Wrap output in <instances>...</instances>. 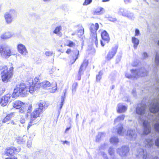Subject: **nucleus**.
Here are the masks:
<instances>
[{
    "instance_id": "nucleus-40",
    "label": "nucleus",
    "mask_w": 159,
    "mask_h": 159,
    "mask_svg": "<svg viewBox=\"0 0 159 159\" xmlns=\"http://www.w3.org/2000/svg\"><path fill=\"white\" fill-rule=\"evenodd\" d=\"M84 34V29L82 26H81L80 29L78 31V35L79 36H81Z\"/></svg>"
},
{
    "instance_id": "nucleus-13",
    "label": "nucleus",
    "mask_w": 159,
    "mask_h": 159,
    "mask_svg": "<svg viewBox=\"0 0 159 159\" xmlns=\"http://www.w3.org/2000/svg\"><path fill=\"white\" fill-rule=\"evenodd\" d=\"M101 35L102 40H101V44L102 46H104L106 43H107L109 42L110 39L108 34L105 31L101 33Z\"/></svg>"
},
{
    "instance_id": "nucleus-59",
    "label": "nucleus",
    "mask_w": 159,
    "mask_h": 159,
    "mask_svg": "<svg viewBox=\"0 0 159 159\" xmlns=\"http://www.w3.org/2000/svg\"><path fill=\"white\" fill-rule=\"evenodd\" d=\"M70 129V127H68L67 128H66V129L65 131V133H66Z\"/></svg>"
},
{
    "instance_id": "nucleus-9",
    "label": "nucleus",
    "mask_w": 159,
    "mask_h": 159,
    "mask_svg": "<svg viewBox=\"0 0 159 159\" xmlns=\"http://www.w3.org/2000/svg\"><path fill=\"white\" fill-rule=\"evenodd\" d=\"M21 148H16L13 147L7 148L5 149V153L6 155L8 156H12L15 153L19 152L21 150Z\"/></svg>"
},
{
    "instance_id": "nucleus-48",
    "label": "nucleus",
    "mask_w": 159,
    "mask_h": 159,
    "mask_svg": "<svg viewBox=\"0 0 159 159\" xmlns=\"http://www.w3.org/2000/svg\"><path fill=\"white\" fill-rule=\"evenodd\" d=\"M92 0H85V2L84 3L83 5H87L90 4L92 2Z\"/></svg>"
},
{
    "instance_id": "nucleus-31",
    "label": "nucleus",
    "mask_w": 159,
    "mask_h": 159,
    "mask_svg": "<svg viewBox=\"0 0 159 159\" xmlns=\"http://www.w3.org/2000/svg\"><path fill=\"white\" fill-rule=\"evenodd\" d=\"M110 142L112 144H116L119 142L118 139L117 137H113L110 139Z\"/></svg>"
},
{
    "instance_id": "nucleus-57",
    "label": "nucleus",
    "mask_w": 159,
    "mask_h": 159,
    "mask_svg": "<svg viewBox=\"0 0 159 159\" xmlns=\"http://www.w3.org/2000/svg\"><path fill=\"white\" fill-rule=\"evenodd\" d=\"M71 52V50L69 48L67 49L66 52V53L68 54H69Z\"/></svg>"
},
{
    "instance_id": "nucleus-12",
    "label": "nucleus",
    "mask_w": 159,
    "mask_h": 159,
    "mask_svg": "<svg viewBox=\"0 0 159 159\" xmlns=\"http://www.w3.org/2000/svg\"><path fill=\"white\" fill-rule=\"evenodd\" d=\"M137 135L135 130L130 129L129 130L126 135V138L130 141H134L137 138Z\"/></svg>"
},
{
    "instance_id": "nucleus-50",
    "label": "nucleus",
    "mask_w": 159,
    "mask_h": 159,
    "mask_svg": "<svg viewBox=\"0 0 159 159\" xmlns=\"http://www.w3.org/2000/svg\"><path fill=\"white\" fill-rule=\"evenodd\" d=\"M155 145L157 147H159V137H158L155 141Z\"/></svg>"
},
{
    "instance_id": "nucleus-14",
    "label": "nucleus",
    "mask_w": 159,
    "mask_h": 159,
    "mask_svg": "<svg viewBox=\"0 0 159 159\" xmlns=\"http://www.w3.org/2000/svg\"><path fill=\"white\" fill-rule=\"evenodd\" d=\"M11 95L7 94L6 95L0 98V104L2 106H5L7 105L10 101Z\"/></svg>"
},
{
    "instance_id": "nucleus-47",
    "label": "nucleus",
    "mask_w": 159,
    "mask_h": 159,
    "mask_svg": "<svg viewBox=\"0 0 159 159\" xmlns=\"http://www.w3.org/2000/svg\"><path fill=\"white\" fill-rule=\"evenodd\" d=\"M108 146V145L107 143H104L101 145L99 147L100 150H104L105 149L106 147Z\"/></svg>"
},
{
    "instance_id": "nucleus-2",
    "label": "nucleus",
    "mask_w": 159,
    "mask_h": 159,
    "mask_svg": "<svg viewBox=\"0 0 159 159\" xmlns=\"http://www.w3.org/2000/svg\"><path fill=\"white\" fill-rule=\"evenodd\" d=\"M13 67H11L8 70L6 66L3 65L0 66V70L2 81L5 83L7 82L13 75Z\"/></svg>"
},
{
    "instance_id": "nucleus-54",
    "label": "nucleus",
    "mask_w": 159,
    "mask_h": 159,
    "mask_svg": "<svg viewBox=\"0 0 159 159\" xmlns=\"http://www.w3.org/2000/svg\"><path fill=\"white\" fill-rule=\"evenodd\" d=\"M102 155L104 157V159H108V157H107V155L106 154L104 153V152H103L102 153Z\"/></svg>"
},
{
    "instance_id": "nucleus-25",
    "label": "nucleus",
    "mask_w": 159,
    "mask_h": 159,
    "mask_svg": "<svg viewBox=\"0 0 159 159\" xmlns=\"http://www.w3.org/2000/svg\"><path fill=\"white\" fill-rule=\"evenodd\" d=\"M128 10L123 8H120L118 11L119 14L121 15L122 16L125 17Z\"/></svg>"
},
{
    "instance_id": "nucleus-53",
    "label": "nucleus",
    "mask_w": 159,
    "mask_h": 159,
    "mask_svg": "<svg viewBox=\"0 0 159 159\" xmlns=\"http://www.w3.org/2000/svg\"><path fill=\"white\" fill-rule=\"evenodd\" d=\"M125 4H128L131 2V0H124Z\"/></svg>"
},
{
    "instance_id": "nucleus-20",
    "label": "nucleus",
    "mask_w": 159,
    "mask_h": 159,
    "mask_svg": "<svg viewBox=\"0 0 159 159\" xmlns=\"http://www.w3.org/2000/svg\"><path fill=\"white\" fill-rule=\"evenodd\" d=\"M144 142L145 147L146 148H150L154 145L153 141L152 139L149 138L146 139Z\"/></svg>"
},
{
    "instance_id": "nucleus-46",
    "label": "nucleus",
    "mask_w": 159,
    "mask_h": 159,
    "mask_svg": "<svg viewBox=\"0 0 159 159\" xmlns=\"http://www.w3.org/2000/svg\"><path fill=\"white\" fill-rule=\"evenodd\" d=\"M64 99H65V97L62 96L61 97V102L60 103V104L59 106V108L60 110L63 105V102L64 101Z\"/></svg>"
},
{
    "instance_id": "nucleus-36",
    "label": "nucleus",
    "mask_w": 159,
    "mask_h": 159,
    "mask_svg": "<svg viewBox=\"0 0 159 159\" xmlns=\"http://www.w3.org/2000/svg\"><path fill=\"white\" fill-rule=\"evenodd\" d=\"M105 133H103L100 132L99 133L98 135L97 136V138L96 139V141L97 142H98L100 138L104 136Z\"/></svg>"
},
{
    "instance_id": "nucleus-23",
    "label": "nucleus",
    "mask_w": 159,
    "mask_h": 159,
    "mask_svg": "<svg viewBox=\"0 0 159 159\" xmlns=\"http://www.w3.org/2000/svg\"><path fill=\"white\" fill-rule=\"evenodd\" d=\"M105 12L104 9L103 8L99 7L97 8L93 12L94 15H100L103 14Z\"/></svg>"
},
{
    "instance_id": "nucleus-6",
    "label": "nucleus",
    "mask_w": 159,
    "mask_h": 159,
    "mask_svg": "<svg viewBox=\"0 0 159 159\" xmlns=\"http://www.w3.org/2000/svg\"><path fill=\"white\" fill-rule=\"evenodd\" d=\"M17 16L16 11L14 9H11L6 12L4 15L5 22L7 24H11Z\"/></svg>"
},
{
    "instance_id": "nucleus-8",
    "label": "nucleus",
    "mask_w": 159,
    "mask_h": 159,
    "mask_svg": "<svg viewBox=\"0 0 159 159\" xmlns=\"http://www.w3.org/2000/svg\"><path fill=\"white\" fill-rule=\"evenodd\" d=\"M129 148L127 146H123L120 148L117 149V153L121 157H125L127 156L129 154Z\"/></svg>"
},
{
    "instance_id": "nucleus-11",
    "label": "nucleus",
    "mask_w": 159,
    "mask_h": 159,
    "mask_svg": "<svg viewBox=\"0 0 159 159\" xmlns=\"http://www.w3.org/2000/svg\"><path fill=\"white\" fill-rule=\"evenodd\" d=\"M117 51V48L116 47L112 48L110 50L105 57L106 61H108L112 59L115 56Z\"/></svg>"
},
{
    "instance_id": "nucleus-56",
    "label": "nucleus",
    "mask_w": 159,
    "mask_h": 159,
    "mask_svg": "<svg viewBox=\"0 0 159 159\" xmlns=\"http://www.w3.org/2000/svg\"><path fill=\"white\" fill-rule=\"evenodd\" d=\"M25 119L24 118H21L20 119V123L22 124H24L25 122Z\"/></svg>"
},
{
    "instance_id": "nucleus-41",
    "label": "nucleus",
    "mask_w": 159,
    "mask_h": 159,
    "mask_svg": "<svg viewBox=\"0 0 159 159\" xmlns=\"http://www.w3.org/2000/svg\"><path fill=\"white\" fill-rule=\"evenodd\" d=\"M103 74V73L102 71H100L99 72L98 75L96 76V80L98 82H99Z\"/></svg>"
},
{
    "instance_id": "nucleus-35",
    "label": "nucleus",
    "mask_w": 159,
    "mask_h": 159,
    "mask_svg": "<svg viewBox=\"0 0 159 159\" xmlns=\"http://www.w3.org/2000/svg\"><path fill=\"white\" fill-rule=\"evenodd\" d=\"M12 114L13 113H12L7 115L3 120V122L5 123L9 120L12 116Z\"/></svg>"
},
{
    "instance_id": "nucleus-49",
    "label": "nucleus",
    "mask_w": 159,
    "mask_h": 159,
    "mask_svg": "<svg viewBox=\"0 0 159 159\" xmlns=\"http://www.w3.org/2000/svg\"><path fill=\"white\" fill-rule=\"evenodd\" d=\"M53 53L52 51H46L45 52V54L46 56H50L52 55Z\"/></svg>"
},
{
    "instance_id": "nucleus-17",
    "label": "nucleus",
    "mask_w": 159,
    "mask_h": 159,
    "mask_svg": "<svg viewBox=\"0 0 159 159\" xmlns=\"http://www.w3.org/2000/svg\"><path fill=\"white\" fill-rule=\"evenodd\" d=\"M99 25L96 23L95 24H90V30L91 32V36L95 35L96 34V31L99 28Z\"/></svg>"
},
{
    "instance_id": "nucleus-45",
    "label": "nucleus",
    "mask_w": 159,
    "mask_h": 159,
    "mask_svg": "<svg viewBox=\"0 0 159 159\" xmlns=\"http://www.w3.org/2000/svg\"><path fill=\"white\" fill-rule=\"evenodd\" d=\"M26 109H27V112L26 113L27 114L26 115V116H28V113H30L32 111V106L31 105H30L28 107V108L27 109L26 108Z\"/></svg>"
},
{
    "instance_id": "nucleus-21",
    "label": "nucleus",
    "mask_w": 159,
    "mask_h": 159,
    "mask_svg": "<svg viewBox=\"0 0 159 159\" xmlns=\"http://www.w3.org/2000/svg\"><path fill=\"white\" fill-rule=\"evenodd\" d=\"M116 130L118 134L121 136L124 135L123 125L121 124H119L116 126Z\"/></svg>"
},
{
    "instance_id": "nucleus-1",
    "label": "nucleus",
    "mask_w": 159,
    "mask_h": 159,
    "mask_svg": "<svg viewBox=\"0 0 159 159\" xmlns=\"http://www.w3.org/2000/svg\"><path fill=\"white\" fill-rule=\"evenodd\" d=\"M37 105L38 107L35 109L30 114V122L28 125V129L32 125L36 124L38 122V117L40 116L43 111L45 110L49 105L47 102L40 100L38 102Z\"/></svg>"
},
{
    "instance_id": "nucleus-52",
    "label": "nucleus",
    "mask_w": 159,
    "mask_h": 159,
    "mask_svg": "<svg viewBox=\"0 0 159 159\" xmlns=\"http://www.w3.org/2000/svg\"><path fill=\"white\" fill-rule=\"evenodd\" d=\"M148 57V54L146 52H144L143 54V59H146Z\"/></svg>"
},
{
    "instance_id": "nucleus-3",
    "label": "nucleus",
    "mask_w": 159,
    "mask_h": 159,
    "mask_svg": "<svg viewBox=\"0 0 159 159\" xmlns=\"http://www.w3.org/2000/svg\"><path fill=\"white\" fill-rule=\"evenodd\" d=\"M33 82L31 85L30 83L29 86H26L24 83H20L16 85V88L19 92L20 95L25 96L29 93H32L34 92Z\"/></svg>"
},
{
    "instance_id": "nucleus-7",
    "label": "nucleus",
    "mask_w": 159,
    "mask_h": 159,
    "mask_svg": "<svg viewBox=\"0 0 159 159\" xmlns=\"http://www.w3.org/2000/svg\"><path fill=\"white\" fill-rule=\"evenodd\" d=\"M42 87L44 89H50V92H55L57 89V84L56 82H53L52 84L48 81H44L41 83Z\"/></svg>"
},
{
    "instance_id": "nucleus-19",
    "label": "nucleus",
    "mask_w": 159,
    "mask_h": 159,
    "mask_svg": "<svg viewBox=\"0 0 159 159\" xmlns=\"http://www.w3.org/2000/svg\"><path fill=\"white\" fill-rule=\"evenodd\" d=\"M76 41L75 40H71L70 39H66L65 41V45L68 47L74 48L76 46Z\"/></svg>"
},
{
    "instance_id": "nucleus-10",
    "label": "nucleus",
    "mask_w": 159,
    "mask_h": 159,
    "mask_svg": "<svg viewBox=\"0 0 159 159\" xmlns=\"http://www.w3.org/2000/svg\"><path fill=\"white\" fill-rule=\"evenodd\" d=\"M137 156L140 157H142L143 159H152V157L149 154H148L146 150H144L142 148H139L138 150Z\"/></svg>"
},
{
    "instance_id": "nucleus-26",
    "label": "nucleus",
    "mask_w": 159,
    "mask_h": 159,
    "mask_svg": "<svg viewBox=\"0 0 159 159\" xmlns=\"http://www.w3.org/2000/svg\"><path fill=\"white\" fill-rule=\"evenodd\" d=\"M27 139V137L25 136H23L22 137H19L17 139V142L19 144H23L25 142Z\"/></svg>"
},
{
    "instance_id": "nucleus-4",
    "label": "nucleus",
    "mask_w": 159,
    "mask_h": 159,
    "mask_svg": "<svg viewBox=\"0 0 159 159\" xmlns=\"http://www.w3.org/2000/svg\"><path fill=\"white\" fill-rule=\"evenodd\" d=\"M131 74L126 73L125 76L129 79L137 78L139 77H142L147 75L148 72L144 67H141L140 69L136 70H131Z\"/></svg>"
},
{
    "instance_id": "nucleus-42",
    "label": "nucleus",
    "mask_w": 159,
    "mask_h": 159,
    "mask_svg": "<svg viewBox=\"0 0 159 159\" xmlns=\"http://www.w3.org/2000/svg\"><path fill=\"white\" fill-rule=\"evenodd\" d=\"M19 109V112L21 113H24L27 111V109L22 106Z\"/></svg>"
},
{
    "instance_id": "nucleus-16",
    "label": "nucleus",
    "mask_w": 159,
    "mask_h": 159,
    "mask_svg": "<svg viewBox=\"0 0 159 159\" xmlns=\"http://www.w3.org/2000/svg\"><path fill=\"white\" fill-rule=\"evenodd\" d=\"M87 66V64L86 61H84L81 65L77 76V80H79L81 79V75L83 74L84 70L85 69Z\"/></svg>"
},
{
    "instance_id": "nucleus-18",
    "label": "nucleus",
    "mask_w": 159,
    "mask_h": 159,
    "mask_svg": "<svg viewBox=\"0 0 159 159\" xmlns=\"http://www.w3.org/2000/svg\"><path fill=\"white\" fill-rule=\"evenodd\" d=\"M127 109V107L122 103H119L117 106V111L118 113H122L125 112Z\"/></svg>"
},
{
    "instance_id": "nucleus-30",
    "label": "nucleus",
    "mask_w": 159,
    "mask_h": 159,
    "mask_svg": "<svg viewBox=\"0 0 159 159\" xmlns=\"http://www.w3.org/2000/svg\"><path fill=\"white\" fill-rule=\"evenodd\" d=\"M74 54L75 55V57L74 56L73 57V61L72 62V64L74 63L76 60L78 59V56L79 54V51L78 50H76L74 51Z\"/></svg>"
},
{
    "instance_id": "nucleus-61",
    "label": "nucleus",
    "mask_w": 159,
    "mask_h": 159,
    "mask_svg": "<svg viewBox=\"0 0 159 159\" xmlns=\"http://www.w3.org/2000/svg\"><path fill=\"white\" fill-rule=\"evenodd\" d=\"M151 159H159V158L158 157H155L154 158H152V157L151 158Z\"/></svg>"
},
{
    "instance_id": "nucleus-34",
    "label": "nucleus",
    "mask_w": 159,
    "mask_h": 159,
    "mask_svg": "<svg viewBox=\"0 0 159 159\" xmlns=\"http://www.w3.org/2000/svg\"><path fill=\"white\" fill-rule=\"evenodd\" d=\"M41 83L38 82V81H37L34 84V90H37L40 88L41 86H42Z\"/></svg>"
},
{
    "instance_id": "nucleus-55",
    "label": "nucleus",
    "mask_w": 159,
    "mask_h": 159,
    "mask_svg": "<svg viewBox=\"0 0 159 159\" xmlns=\"http://www.w3.org/2000/svg\"><path fill=\"white\" fill-rule=\"evenodd\" d=\"M61 142H63V144H66L68 145L70 144V142L66 140H65V141H61Z\"/></svg>"
},
{
    "instance_id": "nucleus-38",
    "label": "nucleus",
    "mask_w": 159,
    "mask_h": 159,
    "mask_svg": "<svg viewBox=\"0 0 159 159\" xmlns=\"http://www.w3.org/2000/svg\"><path fill=\"white\" fill-rule=\"evenodd\" d=\"M108 151V153L110 155H113L115 153V150L112 147H110Z\"/></svg>"
},
{
    "instance_id": "nucleus-37",
    "label": "nucleus",
    "mask_w": 159,
    "mask_h": 159,
    "mask_svg": "<svg viewBox=\"0 0 159 159\" xmlns=\"http://www.w3.org/2000/svg\"><path fill=\"white\" fill-rule=\"evenodd\" d=\"M77 85L78 84L77 82H75L73 84L72 89V92L74 94L75 93L76 91V89Z\"/></svg>"
},
{
    "instance_id": "nucleus-51",
    "label": "nucleus",
    "mask_w": 159,
    "mask_h": 159,
    "mask_svg": "<svg viewBox=\"0 0 159 159\" xmlns=\"http://www.w3.org/2000/svg\"><path fill=\"white\" fill-rule=\"evenodd\" d=\"M140 34V31L138 29H136L135 30V36H138Z\"/></svg>"
},
{
    "instance_id": "nucleus-15",
    "label": "nucleus",
    "mask_w": 159,
    "mask_h": 159,
    "mask_svg": "<svg viewBox=\"0 0 159 159\" xmlns=\"http://www.w3.org/2000/svg\"><path fill=\"white\" fill-rule=\"evenodd\" d=\"M17 48L18 52L22 56H25L28 54V51L23 44L21 43L18 44L17 46Z\"/></svg>"
},
{
    "instance_id": "nucleus-58",
    "label": "nucleus",
    "mask_w": 159,
    "mask_h": 159,
    "mask_svg": "<svg viewBox=\"0 0 159 159\" xmlns=\"http://www.w3.org/2000/svg\"><path fill=\"white\" fill-rule=\"evenodd\" d=\"M136 90L135 89H133L132 93L134 95V96H135Z\"/></svg>"
},
{
    "instance_id": "nucleus-64",
    "label": "nucleus",
    "mask_w": 159,
    "mask_h": 159,
    "mask_svg": "<svg viewBox=\"0 0 159 159\" xmlns=\"http://www.w3.org/2000/svg\"><path fill=\"white\" fill-rule=\"evenodd\" d=\"M79 115L78 114H77L76 115V119H77V117L79 116Z\"/></svg>"
},
{
    "instance_id": "nucleus-24",
    "label": "nucleus",
    "mask_w": 159,
    "mask_h": 159,
    "mask_svg": "<svg viewBox=\"0 0 159 159\" xmlns=\"http://www.w3.org/2000/svg\"><path fill=\"white\" fill-rule=\"evenodd\" d=\"M13 35V34L12 32H6L2 35L1 36V37L2 39H7L11 37Z\"/></svg>"
},
{
    "instance_id": "nucleus-27",
    "label": "nucleus",
    "mask_w": 159,
    "mask_h": 159,
    "mask_svg": "<svg viewBox=\"0 0 159 159\" xmlns=\"http://www.w3.org/2000/svg\"><path fill=\"white\" fill-rule=\"evenodd\" d=\"M125 116L124 115H121L117 116V117L114 120V123L115 124L120 122L121 121L123 120L125 118Z\"/></svg>"
},
{
    "instance_id": "nucleus-32",
    "label": "nucleus",
    "mask_w": 159,
    "mask_h": 159,
    "mask_svg": "<svg viewBox=\"0 0 159 159\" xmlns=\"http://www.w3.org/2000/svg\"><path fill=\"white\" fill-rule=\"evenodd\" d=\"M20 95V93L18 91L16 87L14 89V92L12 94V97L13 98H16L19 96Z\"/></svg>"
},
{
    "instance_id": "nucleus-43",
    "label": "nucleus",
    "mask_w": 159,
    "mask_h": 159,
    "mask_svg": "<svg viewBox=\"0 0 159 159\" xmlns=\"http://www.w3.org/2000/svg\"><path fill=\"white\" fill-rule=\"evenodd\" d=\"M32 141V139L30 137L27 143V146L28 148L31 147Z\"/></svg>"
},
{
    "instance_id": "nucleus-28",
    "label": "nucleus",
    "mask_w": 159,
    "mask_h": 159,
    "mask_svg": "<svg viewBox=\"0 0 159 159\" xmlns=\"http://www.w3.org/2000/svg\"><path fill=\"white\" fill-rule=\"evenodd\" d=\"M132 41L134 44V48L135 49L136 48L139 43V40L135 37H133L132 39Z\"/></svg>"
},
{
    "instance_id": "nucleus-44",
    "label": "nucleus",
    "mask_w": 159,
    "mask_h": 159,
    "mask_svg": "<svg viewBox=\"0 0 159 159\" xmlns=\"http://www.w3.org/2000/svg\"><path fill=\"white\" fill-rule=\"evenodd\" d=\"M155 62L157 66H159V55L157 53L156 54Z\"/></svg>"
},
{
    "instance_id": "nucleus-39",
    "label": "nucleus",
    "mask_w": 159,
    "mask_h": 159,
    "mask_svg": "<svg viewBox=\"0 0 159 159\" xmlns=\"http://www.w3.org/2000/svg\"><path fill=\"white\" fill-rule=\"evenodd\" d=\"M92 37V39L93 40V41H94V43L96 45V47H97L98 45V42L97 38V35H92L91 36Z\"/></svg>"
},
{
    "instance_id": "nucleus-22",
    "label": "nucleus",
    "mask_w": 159,
    "mask_h": 159,
    "mask_svg": "<svg viewBox=\"0 0 159 159\" xmlns=\"http://www.w3.org/2000/svg\"><path fill=\"white\" fill-rule=\"evenodd\" d=\"M24 103L22 102L19 100H17L14 102L12 103L13 107L16 109H19L22 106Z\"/></svg>"
},
{
    "instance_id": "nucleus-33",
    "label": "nucleus",
    "mask_w": 159,
    "mask_h": 159,
    "mask_svg": "<svg viewBox=\"0 0 159 159\" xmlns=\"http://www.w3.org/2000/svg\"><path fill=\"white\" fill-rule=\"evenodd\" d=\"M61 29L62 27L61 25L57 26L55 28L53 32L54 34H59L60 33V32L61 30Z\"/></svg>"
},
{
    "instance_id": "nucleus-63",
    "label": "nucleus",
    "mask_w": 159,
    "mask_h": 159,
    "mask_svg": "<svg viewBox=\"0 0 159 159\" xmlns=\"http://www.w3.org/2000/svg\"><path fill=\"white\" fill-rule=\"evenodd\" d=\"M66 89H65V90H64V95H65L66 93Z\"/></svg>"
},
{
    "instance_id": "nucleus-29",
    "label": "nucleus",
    "mask_w": 159,
    "mask_h": 159,
    "mask_svg": "<svg viewBox=\"0 0 159 159\" xmlns=\"http://www.w3.org/2000/svg\"><path fill=\"white\" fill-rule=\"evenodd\" d=\"M125 17H127L129 19L132 20H133L135 18V16L133 13L129 11H128Z\"/></svg>"
},
{
    "instance_id": "nucleus-60",
    "label": "nucleus",
    "mask_w": 159,
    "mask_h": 159,
    "mask_svg": "<svg viewBox=\"0 0 159 159\" xmlns=\"http://www.w3.org/2000/svg\"><path fill=\"white\" fill-rule=\"evenodd\" d=\"M109 20L111 21H114L115 20V19L110 18H109Z\"/></svg>"
},
{
    "instance_id": "nucleus-5",
    "label": "nucleus",
    "mask_w": 159,
    "mask_h": 159,
    "mask_svg": "<svg viewBox=\"0 0 159 159\" xmlns=\"http://www.w3.org/2000/svg\"><path fill=\"white\" fill-rule=\"evenodd\" d=\"M0 53L1 57L6 59L12 55L10 47L6 44L0 46Z\"/></svg>"
},
{
    "instance_id": "nucleus-62",
    "label": "nucleus",
    "mask_w": 159,
    "mask_h": 159,
    "mask_svg": "<svg viewBox=\"0 0 159 159\" xmlns=\"http://www.w3.org/2000/svg\"><path fill=\"white\" fill-rule=\"evenodd\" d=\"M110 0H102V2H107L109 1Z\"/></svg>"
}]
</instances>
